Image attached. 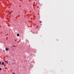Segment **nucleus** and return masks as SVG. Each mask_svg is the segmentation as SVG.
<instances>
[{
	"mask_svg": "<svg viewBox=\"0 0 74 74\" xmlns=\"http://www.w3.org/2000/svg\"><path fill=\"white\" fill-rule=\"evenodd\" d=\"M4 62H3L2 63V65H4Z\"/></svg>",
	"mask_w": 74,
	"mask_h": 74,
	"instance_id": "obj_3",
	"label": "nucleus"
},
{
	"mask_svg": "<svg viewBox=\"0 0 74 74\" xmlns=\"http://www.w3.org/2000/svg\"><path fill=\"white\" fill-rule=\"evenodd\" d=\"M40 23H41V21H40Z\"/></svg>",
	"mask_w": 74,
	"mask_h": 74,
	"instance_id": "obj_9",
	"label": "nucleus"
},
{
	"mask_svg": "<svg viewBox=\"0 0 74 74\" xmlns=\"http://www.w3.org/2000/svg\"><path fill=\"white\" fill-rule=\"evenodd\" d=\"M15 41H17V40H14Z\"/></svg>",
	"mask_w": 74,
	"mask_h": 74,
	"instance_id": "obj_6",
	"label": "nucleus"
},
{
	"mask_svg": "<svg viewBox=\"0 0 74 74\" xmlns=\"http://www.w3.org/2000/svg\"><path fill=\"white\" fill-rule=\"evenodd\" d=\"M17 36L19 37V34H18Z\"/></svg>",
	"mask_w": 74,
	"mask_h": 74,
	"instance_id": "obj_4",
	"label": "nucleus"
},
{
	"mask_svg": "<svg viewBox=\"0 0 74 74\" xmlns=\"http://www.w3.org/2000/svg\"><path fill=\"white\" fill-rule=\"evenodd\" d=\"M2 70V68H0V71L1 70Z\"/></svg>",
	"mask_w": 74,
	"mask_h": 74,
	"instance_id": "obj_5",
	"label": "nucleus"
},
{
	"mask_svg": "<svg viewBox=\"0 0 74 74\" xmlns=\"http://www.w3.org/2000/svg\"><path fill=\"white\" fill-rule=\"evenodd\" d=\"M13 61L14 62L15 61V60H13Z\"/></svg>",
	"mask_w": 74,
	"mask_h": 74,
	"instance_id": "obj_12",
	"label": "nucleus"
},
{
	"mask_svg": "<svg viewBox=\"0 0 74 74\" xmlns=\"http://www.w3.org/2000/svg\"><path fill=\"white\" fill-rule=\"evenodd\" d=\"M1 62H0V64H1Z\"/></svg>",
	"mask_w": 74,
	"mask_h": 74,
	"instance_id": "obj_8",
	"label": "nucleus"
},
{
	"mask_svg": "<svg viewBox=\"0 0 74 74\" xmlns=\"http://www.w3.org/2000/svg\"><path fill=\"white\" fill-rule=\"evenodd\" d=\"M10 14H11V12H10Z\"/></svg>",
	"mask_w": 74,
	"mask_h": 74,
	"instance_id": "obj_13",
	"label": "nucleus"
},
{
	"mask_svg": "<svg viewBox=\"0 0 74 74\" xmlns=\"http://www.w3.org/2000/svg\"><path fill=\"white\" fill-rule=\"evenodd\" d=\"M13 47H16V46H13Z\"/></svg>",
	"mask_w": 74,
	"mask_h": 74,
	"instance_id": "obj_7",
	"label": "nucleus"
},
{
	"mask_svg": "<svg viewBox=\"0 0 74 74\" xmlns=\"http://www.w3.org/2000/svg\"><path fill=\"white\" fill-rule=\"evenodd\" d=\"M13 74H15V73H13Z\"/></svg>",
	"mask_w": 74,
	"mask_h": 74,
	"instance_id": "obj_10",
	"label": "nucleus"
},
{
	"mask_svg": "<svg viewBox=\"0 0 74 74\" xmlns=\"http://www.w3.org/2000/svg\"><path fill=\"white\" fill-rule=\"evenodd\" d=\"M4 62L5 63H6L7 64L8 63V61H7L5 60Z\"/></svg>",
	"mask_w": 74,
	"mask_h": 74,
	"instance_id": "obj_1",
	"label": "nucleus"
},
{
	"mask_svg": "<svg viewBox=\"0 0 74 74\" xmlns=\"http://www.w3.org/2000/svg\"><path fill=\"white\" fill-rule=\"evenodd\" d=\"M9 49L8 48H6L5 49V50H6V51H8Z\"/></svg>",
	"mask_w": 74,
	"mask_h": 74,
	"instance_id": "obj_2",
	"label": "nucleus"
},
{
	"mask_svg": "<svg viewBox=\"0 0 74 74\" xmlns=\"http://www.w3.org/2000/svg\"><path fill=\"white\" fill-rule=\"evenodd\" d=\"M6 65V64H5L4 65V66H5Z\"/></svg>",
	"mask_w": 74,
	"mask_h": 74,
	"instance_id": "obj_11",
	"label": "nucleus"
}]
</instances>
